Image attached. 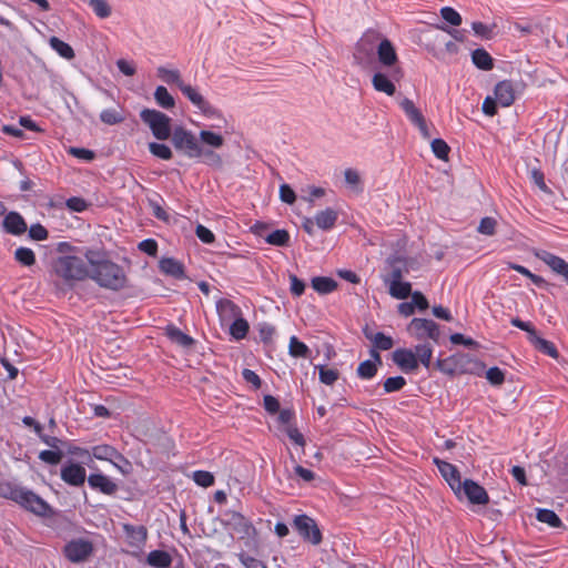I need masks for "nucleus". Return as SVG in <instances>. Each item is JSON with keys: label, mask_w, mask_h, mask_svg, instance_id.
Segmentation results:
<instances>
[{"label": "nucleus", "mask_w": 568, "mask_h": 568, "mask_svg": "<svg viewBox=\"0 0 568 568\" xmlns=\"http://www.w3.org/2000/svg\"><path fill=\"white\" fill-rule=\"evenodd\" d=\"M89 277L99 286L112 291H119L126 284V275L122 266L110 260L93 268V272H89Z\"/></svg>", "instance_id": "obj_1"}, {"label": "nucleus", "mask_w": 568, "mask_h": 568, "mask_svg": "<svg viewBox=\"0 0 568 568\" xmlns=\"http://www.w3.org/2000/svg\"><path fill=\"white\" fill-rule=\"evenodd\" d=\"M55 274L67 282L82 281L89 277V270L84 261L74 255L58 257L53 263Z\"/></svg>", "instance_id": "obj_2"}, {"label": "nucleus", "mask_w": 568, "mask_h": 568, "mask_svg": "<svg viewBox=\"0 0 568 568\" xmlns=\"http://www.w3.org/2000/svg\"><path fill=\"white\" fill-rule=\"evenodd\" d=\"M171 142L178 152H181L189 159H200L203 153L199 138L183 126L174 128Z\"/></svg>", "instance_id": "obj_3"}, {"label": "nucleus", "mask_w": 568, "mask_h": 568, "mask_svg": "<svg viewBox=\"0 0 568 568\" xmlns=\"http://www.w3.org/2000/svg\"><path fill=\"white\" fill-rule=\"evenodd\" d=\"M140 118L155 139L163 141L172 136L171 119L165 113L145 108L140 112Z\"/></svg>", "instance_id": "obj_4"}, {"label": "nucleus", "mask_w": 568, "mask_h": 568, "mask_svg": "<svg viewBox=\"0 0 568 568\" xmlns=\"http://www.w3.org/2000/svg\"><path fill=\"white\" fill-rule=\"evenodd\" d=\"M408 333L418 341L432 339L438 344L440 338V329L436 322L428 318L415 317L407 326Z\"/></svg>", "instance_id": "obj_5"}, {"label": "nucleus", "mask_w": 568, "mask_h": 568, "mask_svg": "<svg viewBox=\"0 0 568 568\" xmlns=\"http://www.w3.org/2000/svg\"><path fill=\"white\" fill-rule=\"evenodd\" d=\"M404 72L402 68H392L387 69V71H377L374 73L372 78L373 88L383 92L389 97L394 95L396 92V87L394 82H398L403 79Z\"/></svg>", "instance_id": "obj_6"}, {"label": "nucleus", "mask_w": 568, "mask_h": 568, "mask_svg": "<svg viewBox=\"0 0 568 568\" xmlns=\"http://www.w3.org/2000/svg\"><path fill=\"white\" fill-rule=\"evenodd\" d=\"M293 527L298 535L312 545L322 542V532L316 521L307 515H297L294 517Z\"/></svg>", "instance_id": "obj_7"}, {"label": "nucleus", "mask_w": 568, "mask_h": 568, "mask_svg": "<svg viewBox=\"0 0 568 568\" xmlns=\"http://www.w3.org/2000/svg\"><path fill=\"white\" fill-rule=\"evenodd\" d=\"M93 549V544L90 540L77 538L64 546L63 554L69 561L78 564L85 561L92 555Z\"/></svg>", "instance_id": "obj_8"}, {"label": "nucleus", "mask_w": 568, "mask_h": 568, "mask_svg": "<svg viewBox=\"0 0 568 568\" xmlns=\"http://www.w3.org/2000/svg\"><path fill=\"white\" fill-rule=\"evenodd\" d=\"M90 456L99 460L110 462L115 468H118L122 474H128L129 469H123L115 460H120L124 463L129 468L131 467L130 462L111 445L102 444L97 445L91 448Z\"/></svg>", "instance_id": "obj_9"}, {"label": "nucleus", "mask_w": 568, "mask_h": 568, "mask_svg": "<svg viewBox=\"0 0 568 568\" xmlns=\"http://www.w3.org/2000/svg\"><path fill=\"white\" fill-rule=\"evenodd\" d=\"M17 504L38 516H48L51 514L50 505L40 496L27 488H23Z\"/></svg>", "instance_id": "obj_10"}, {"label": "nucleus", "mask_w": 568, "mask_h": 568, "mask_svg": "<svg viewBox=\"0 0 568 568\" xmlns=\"http://www.w3.org/2000/svg\"><path fill=\"white\" fill-rule=\"evenodd\" d=\"M399 105L405 112L406 116L409 119V121L418 128L420 135L424 139L428 140L430 138L428 125L426 123L424 115L415 106L414 102L408 98H405L400 101Z\"/></svg>", "instance_id": "obj_11"}, {"label": "nucleus", "mask_w": 568, "mask_h": 568, "mask_svg": "<svg viewBox=\"0 0 568 568\" xmlns=\"http://www.w3.org/2000/svg\"><path fill=\"white\" fill-rule=\"evenodd\" d=\"M434 463L436 464L439 473L448 483L453 491L460 496L462 494V478L457 467L448 462L442 460L439 458H435Z\"/></svg>", "instance_id": "obj_12"}, {"label": "nucleus", "mask_w": 568, "mask_h": 568, "mask_svg": "<svg viewBox=\"0 0 568 568\" xmlns=\"http://www.w3.org/2000/svg\"><path fill=\"white\" fill-rule=\"evenodd\" d=\"M60 476L65 484L79 487L84 484L87 479V471L82 465L69 462L62 466Z\"/></svg>", "instance_id": "obj_13"}, {"label": "nucleus", "mask_w": 568, "mask_h": 568, "mask_svg": "<svg viewBox=\"0 0 568 568\" xmlns=\"http://www.w3.org/2000/svg\"><path fill=\"white\" fill-rule=\"evenodd\" d=\"M225 525L235 534L240 536V538L250 537L252 532H254V527L250 520H247L242 514L236 511H231L226 514Z\"/></svg>", "instance_id": "obj_14"}, {"label": "nucleus", "mask_w": 568, "mask_h": 568, "mask_svg": "<svg viewBox=\"0 0 568 568\" xmlns=\"http://www.w3.org/2000/svg\"><path fill=\"white\" fill-rule=\"evenodd\" d=\"M462 493L475 505H486L489 503V496L486 489L471 479H465L462 483Z\"/></svg>", "instance_id": "obj_15"}, {"label": "nucleus", "mask_w": 568, "mask_h": 568, "mask_svg": "<svg viewBox=\"0 0 568 568\" xmlns=\"http://www.w3.org/2000/svg\"><path fill=\"white\" fill-rule=\"evenodd\" d=\"M377 57L379 63L387 69L400 68L397 64L398 58L395 48L388 39H384L379 42L377 47Z\"/></svg>", "instance_id": "obj_16"}, {"label": "nucleus", "mask_w": 568, "mask_h": 568, "mask_svg": "<svg viewBox=\"0 0 568 568\" xmlns=\"http://www.w3.org/2000/svg\"><path fill=\"white\" fill-rule=\"evenodd\" d=\"M393 362L403 372H413L418 367V359L412 349L398 348L393 352Z\"/></svg>", "instance_id": "obj_17"}, {"label": "nucleus", "mask_w": 568, "mask_h": 568, "mask_svg": "<svg viewBox=\"0 0 568 568\" xmlns=\"http://www.w3.org/2000/svg\"><path fill=\"white\" fill-rule=\"evenodd\" d=\"M216 311L223 324H229L242 315L241 308L227 298H221L216 302Z\"/></svg>", "instance_id": "obj_18"}, {"label": "nucleus", "mask_w": 568, "mask_h": 568, "mask_svg": "<svg viewBox=\"0 0 568 568\" xmlns=\"http://www.w3.org/2000/svg\"><path fill=\"white\" fill-rule=\"evenodd\" d=\"M3 230L12 235H21L28 230L27 223L18 212H9L2 221Z\"/></svg>", "instance_id": "obj_19"}, {"label": "nucleus", "mask_w": 568, "mask_h": 568, "mask_svg": "<svg viewBox=\"0 0 568 568\" xmlns=\"http://www.w3.org/2000/svg\"><path fill=\"white\" fill-rule=\"evenodd\" d=\"M88 484L91 488L105 495H113L118 490V485L103 474H91L88 477Z\"/></svg>", "instance_id": "obj_20"}, {"label": "nucleus", "mask_w": 568, "mask_h": 568, "mask_svg": "<svg viewBox=\"0 0 568 568\" xmlns=\"http://www.w3.org/2000/svg\"><path fill=\"white\" fill-rule=\"evenodd\" d=\"M388 273L384 276V283L390 281H402L403 276L408 273L406 261L396 256L387 260Z\"/></svg>", "instance_id": "obj_21"}, {"label": "nucleus", "mask_w": 568, "mask_h": 568, "mask_svg": "<svg viewBox=\"0 0 568 568\" xmlns=\"http://www.w3.org/2000/svg\"><path fill=\"white\" fill-rule=\"evenodd\" d=\"M494 93L498 104L504 108L511 105L515 101V91L510 81L504 80L498 82Z\"/></svg>", "instance_id": "obj_22"}, {"label": "nucleus", "mask_w": 568, "mask_h": 568, "mask_svg": "<svg viewBox=\"0 0 568 568\" xmlns=\"http://www.w3.org/2000/svg\"><path fill=\"white\" fill-rule=\"evenodd\" d=\"M123 529L126 534V537L129 539V544L133 547H140L142 546L148 537V530L144 526H132V525H124Z\"/></svg>", "instance_id": "obj_23"}, {"label": "nucleus", "mask_w": 568, "mask_h": 568, "mask_svg": "<svg viewBox=\"0 0 568 568\" xmlns=\"http://www.w3.org/2000/svg\"><path fill=\"white\" fill-rule=\"evenodd\" d=\"M539 260L545 262L554 272L564 275L568 268V263L559 256H556L549 252L542 251L536 254Z\"/></svg>", "instance_id": "obj_24"}, {"label": "nucleus", "mask_w": 568, "mask_h": 568, "mask_svg": "<svg viewBox=\"0 0 568 568\" xmlns=\"http://www.w3.org/2000/svg\"><path fill=\"white\" fill-rule=\"evenodd\" d=\"M337 219V212L331 207L317 212L316 215L314 216L316 225L324 231L334 227Z\"/></svg>", "instance_id": "obj_25"}, {"label": "nucleus", "mask_w": 568, "mask_h": 568, "mask_svg": "<svg viewBox=\"0 0 568 568\" xmlns=\"http://www.w3.org/2000/svg\"><path fill=\"white\" fill-rule=\"evenodd\" d=\"M165 334L171 342L184 348H189L194 344V339L190 335L183 333L180 328L173 325L166 326Z\"/></svg>", "instance_id": "obj_26"}, {"label": "nucleus", "mask_w": 568, "mask_h": 568, "mask_svg": "<svg viewBox=\"0 0 568 568\" xmlns=\"http://www.w3.org/2000/svg\"><path fill=\"white\" fill-rule=\"evenodd\" d=\"M528 341L540 353H544L552 358H558L559 354H558V351H557L556 346L554 345V343L540 337L537 334V332L535 334H532V336H529Z\"/></svg>", "instance_id": "obj_27"}, {"label": "nucleus", "mask_w": 568, "mask_h": 568, "mask_svg": "<svg viewBox=\"0 0 568 568\" xmlns=\"http://www.w3.org/2000/svg\"><path fill=\"white\" fill-rule=\"evenodd\" d=\"M159 266H160L161 272H163L166 275H171L175 278L184 277L183 265L179 261H176L172 257L162 258L160 261Z\"/></svg>", "instance_id": "obj_28"}, {"label": "nucleus", "mask_w": 568, "mask_h": 568, "mask_svg": "<svg viewBox=\"0 0 568 568\" xmlns=\"http://www.w3.org/2000/svg\"><path fill=\"white\" fill-rule=\"evenodd\" d=\"M473 63L480 70L489 71L494 68L491 55L483 48H478L471 52Z\"/></svg>", "instance_id": "obj_29"}, {"label": "nucleus", "mask_w": 568, "mask_h": 568, "mask_svg": "<svg viewBox=\"0 0 568 568\" xmlns=\"http://www.w3.org/2000/svg\"><path fill=\"white\" fill-rule=\"evenodd\" d=\"M24 487L13 481L0 483V497L18 503Z\"/></svg>", "instance_id": "obj_30"}, {"label": "nucleus", "mask_w": 568, "mask_h": 568, "mask_svg": "<svg viewBox=\"0 0 568 568\" xmlns=\"http://www.w3.org/2000/svg\"><path fill=\"white\" fill-rule=\"evenodd\" d=\"M389 294L397 300H405L412 294V285L409 282L390 281L387 282Z\"/></svg>", "instance_id": "obj_31"}, {"label": "nucleus", "mask_w": 568, "mask_h": 568, "mask_svg": "<svg viewBox=\"0 0 568 568\" xmlns=\"http://www.w3.org/2000/svg\"><path fill=\"white\" fill-rule=\"evenodd\" d=\"M146 561L150 566L155 568H168L172 558L169 552L164 550H152L146 558Z\"/></svg>", "instance_id": "obj_32"}, {"label": "nucleus", "mask_w": 568, "mask_h": 568, "mask_svg": "<svg viewBox=\"0 0 568 568\" xmlns=\"http://www.w3.org/2000/svg\"><path fill=\"white\" fill-rule=\"evenodd\" d=\"M288 354L295 358H308L311 356V349L296 336H292L288 343Z\"/></svg>", "instance_id": "obj_33"}, {"label": "nucleus", "mask_w": 568, "mask_h": 568, "mask_svg": "<svg viewBox=\"0 0 568 568\" xmlns=\"http://www.w3.org/2000/svg\"><path fill=\"white\" fill-rule=\"evenodd\" d=\"M312 287L320 294H329L336 290L337 283L332 277L317 276L312 280Z\"/></svg>", "instance_id": "obj_34"}, {"label": "nucleus", "mask_w": 568, "mask_h": 568, "mask_svg": "<svg viewBox=\"0 0 568 568\" xmlns=\"http://www.w3.org/2000/svg\"><path fill=\"white\" fill-rule=\"evenodd\" d=\"M248 329V322L242 315L230 323V334L237 341L245 338Z\"/></svg>", "instance_id": "obj_35"}, {"label": "nucleus", "mask_w": 568, "mask_h": 568, "mask_svg": "<svg viewBox=\"0 0 568 568\" xmlns=\"http://www.w3.org/2000/svg\"><path fill=\"white\" fill-rule=\"evenodd\" d=\"M158 77L168 84H175L179 89L184 84L180 71L175 69L158 68Z\"/></svg>", "instance_id": "obj_36"}, {"label": "nucleus", "mask_w": 568, "mask_h": 568, "mask_svg": "<svg viewBox=\"0 0 568 568\" xmlns=\"http://www.w3.org/2000/svg\"><path fill=\"white\" fill-rule=\"evenodd\" d=\"M49 44L59 55L67 60H71L75 55L71 45L62 41L58 37H51L49 39Z\"/></svg>", "instance_id": "obj_37"}, {"label": "nucleus", "mask_w": 568, "mask_h": 568, "mask_svg": "<svg viewBox=\"0 0 568 568\" xmlns=\"http://www.w3.org/2000/svg\"><path fill=\"white\" fill-rule=\"evenodd\" d=\"M83 255L88 261L89 272H93V268L99 267L100 265H102V263L109 260L106 257V253L102 250H85Z\"/></svg>", "instance_id": "obj_38"}, {"label": "nucleus", "mask_w": 568, "mask_h": 568, "mask_svg": "<svg viewBox=\"0 0 568 568\" xmlns=\"http://www.w3.org/2000/svg\"><path fill=\"white\" fill-rule=\"evenodd\" d=\"M536 517L540 523H545V524L549 525L550 527L559 528L562 526L561 519L551 509H546V508L537 509Z\"/></svg>", "instance_id": "obj_39"}, {"label": "nucleus", "mask_w": 568, "mask_h": 568, "mask_svg": "<svg viewBox=\"0 0 568 568\" xmlns=\"http://www.w3.org/2000/svg\"><path fill=\"white\" fill-rule=\"evenodd\" d=\"M180 90L199 110L207 102L204 97L190 84L184 83L181 85Z\"/></svg>", "instance_id": "obj_40"}, {"label": "nucleus", "mask_w": 568, "mask_h": 568, "mask_svg": "<svg viewBox=\"0 0 568 568\" xmlns=\"http://www.w3.org/2000/svg\"><path fill=\"white\" fill-rule=\"evenodd\" d=\"M199 141H200V143H203L205 145H209V146L215 148V149L221 148L224 143V139L221 134L209 131V130L200 131Z\"/></svg>", "instance_id": "obj_41"}, {"label": "nucleus", "mask_w": 568, "mask_h": 568, "mask_svg": "<svg viewBox=\"0 0 568 568\" xmlns=\"http://www.w3.org/2000/svg\"><path fill=\"white\" fill-rule=\"evenodd\" d=\"M154 99L163 109H172L175 105L174 98L169 93L168 89L163 85H159L154 92Z\"/></svg>", "instance_id": "obj_42"}, {"label": "nucleus", "mask_w": 568, "mask_h": 568, "mask_svg": "<svg viewBox=\"0 0 568 568\" xmlns=\"http://www.w3.org/2000/svg\"><path fill=\"white\" fill-rule=\"evenodd\" d=\"M14 260L23 266H32L36 264V254L31 248L20 246L14 251Z\"/></svg>", "instance_id": "obj_43"}, {"label": "nucleus", "mask_w": 568, "mask_h": 568, "mask_svg": "<svg viewBox=\"0 0 568 568\" xmlns=\"http://www.w3.org/2000/svg\"><path fill=\"white\" fill-rule=\"evenodd\" d=\"M200 111L204 116L215 120L216 123L214 124V126L216 128H221L222 124L226 123L221 111L213 106L209 101L200 109Z\"/></svg>", "instance_id": "obj_44"}, {"label": "nucleus", "mask_w": 568, "mask_h": 568, "mask_svg": "<svg viewBox=\"0 0 568 568\" xmlns=\"http://www.w3.org/2000/svg\"><path fill=\"white\" fill-rule=\"evenodd\" d=\"M414 353L418 359V363L420 362L422 365H424L426 368H429L430 359L433 356L432 346L429 344H418L415 346Z\"/></svg>", "instance_id": "obj_45"}, {"label": "nucleus", "mask_w": 568, "mask_h": 568, "mask_svg": "<svg viewBox=\"0 0 568 568\" xmlns=\"http://www.w3.org/2000/svg\"><path fill=\"white\" fill-rule=\"evenodd\" d=\"M378 366L375 362L366 359L358 365L357 375L362 379H371L376 375Z\"/></svg>", "instance_id": "obj_46"}, {"label": "nucleus", "mask_w": 568, "mask_h": 568, "mask_svg": "<svg viewBox=\"0 0 568 568\" xmlns=\"http://www.w3.org/2000/svg\"><path fill=\"white\" fill-rule=\"evenodd\" d=\"M266 242L275 246H287L290 234L286 230H275L266 236Z\"/></svg>", "instance_id": "obj_47"}, {"label": "nucleus", "mask_w": 568, "mask_h": 568, "mask_svg": "<svg viewBox=\"0 0 568 568\" xmlns=\"http://www.w3.org/2000/svg\"><path fill=\"white\" fill-rule=\"evenodd\" d=\"M316 368L318 369L320 382L325 385H333L339 377L337 369L327 368L324 365H318Z\"/></svg>", "instance_id": "obj_48"}, {"label": "nucleus", "mask_w": 568, "mask_h": 568, "mask_svg": "<svg viewBox=\"0 0 568 568\" xmlns=\"http://www.w3.org/2000/svg\"><path fill=\"white\" fill-rule=\"evenodd\" d=\"M100 119L108 125H114L123 122L124 115L116 109H105L101 112Z\"/></svg>", "instance_id": "obj_49"}, {"label": "nucleus", "mask_w": 568, "mask_h": 568, "mask_svg": "<svg viewBox=\"0 0 568 568\" xmlns=\"http://www.w3.org/2000/svg\"><path fill=\"white\" fill-rule=\"evenodd\" d=\"M149 151L152 155L161 159V160H171L173 153L171 149L163 143L151 142L149 143Z\"/></svg>", "instance_id": "obj_50"}, {"label": "nucleus", "mask_w": 568, "mask_h": 568, "mask_svg": "<svg viewBox=\"0 0 568 568\" xmlns=\"http://www.w3.org/2000/svg\"><path fill=\"white\" fill-rule=\"evenodd\" d=\"M406 385V379L403 376L388 377L384 381L383 387L386 394L400 390Z\"/></svg>", "instance_id": "obj_51"}, {"label": "nucleus", "mask_w": 568, "mask_h": 568, "mask_svg": "<svg viewBox=\"0 0 568 568\" xmlns=\"http://www.w3.org/2000/svg\"><path fill=\"white\" fill-rule=\"evenodd\" d=\"M432 151L439 160H447L450 151L449 145L442 139H434L430 143Z\"/></svg>", "instance_id": "obj_52"}, {"label": "nucleus", "mask_w": 568, "mask_h": 568, "mask_svg": "<svg viewBox=\"0 0 568 568\" xmlns=\"http://www.w3.org/2000/svg\"><path fill=\"white\" fill-rule=\"evenodd\" d=\"M373 337V346L379 351H388L394 346V341L390 336L382 332H377Z\"/></svg>", "instance_id": "obj_53"}, {"label": "nucleus", "mask_w": 568, "mask_h": 568, "mask_svg": "<svg viewBox=\"0 0 568 568\" xmlns=\"http://www.w3.org/2000/svg\"><path fill=\"white\" fill-rule=\"evenodd\" d=\"M89 6L93 12L101 19H105L111 14V7L106 0H89Z\"/></svg>", "instance_id": "obj_54"}, {"label": "nucleus", "mask_w": 568, "mask_h": 568, "mask_svg": "<svg viewBox=\"0 0 568 568\" xmlns=\"http://www.w3.org/2000/svg\"><path fill=\"white\" fill-rule=\"evenodd\" d=\"M200 159H202L203 163L212 168L221 169L223 166V160L221 155L213 150H206L203 148V153L201 154Z\"/></svg>", "instance_id": "obj_55"}, {"label": "nucleus", "mask_w": 568, "mask_h": 568, "mask_svg": "<svg viewBox=\"0 0 568 568\" xmlns=\"http://www.w3.org/2000/svg\"><path fill=\"white\" fill-rule=\"evenodd\" d=\"M442 18L452 26H460L462 17L460 14L452 7H444L440 9Z\"/></svg>", "instance_id": "obj_56"}, {"label": "nucleus", "mask_w": 568, "mask_h": 568, "mask_svg": "<svg viewBox=\"0 0 568 568\" xmlns=\"http://www.w3.org/2000/svg\"><path fill=\"white\" fill-rule=\"evenodd\" d=\"M193 480L201 487H210L214 484V476L206 470H196L192 475Z\"/></svg>", "instance_id": "obj_57"}, {"label": "nucleus", "mask_w": 568, "mask_h": 568, "mask_svg": "<svg viewBox=\"0 0 568 568\" xmlns=\"http://www.w3.org/2000/svg\"><path fill=\"white\" fill-rule=\"evenodd\" d=\"M63 457V453L59 449L42 450L39 454V459L49 465H58Z\"/></svg>", "instance_id": "obj_58"}, {"label": "nucleus", "mask_w": 568, "mask_h": 568, "mask_svg": "<svg viewBox=\"0 0 568 568\" xmlns=\"http://www.w3.org/2000/svg\"><path fill=\"white\" fill-rule=\"evenodd\" d=\"M496 225H497V222L495 219L486 216V217L481 219V221L477 227V231L480 234L491 236L495 234Z\"/></svg>", "instance_id": "obj_59"}, {"label": "nucleus", "mask_w": 568, "mask_h": 568, "mask_svg": "<svg viewBox=\"0 0 568 568\" xmlns=\"http://www.w3.org/2000/svg\"><path fill=\"white\" fill-rule=\"evenodd\" d=\"M486 378L487 381L494 385V386H499L504 383L505 381V374L504 372L495 366V367H490L487 372H486Z\"/></svg>", "instance_id": "obj_60"}, {"label": "nucleus", "mask_w": 568, "mask_h": 568, "mask_svg": "<svg viewBox=\"0 0 568 568\" xmlns=\"http://www.w3.org/2000/svg\"><path fill=\"white\" fill-rule=\"evenodd\" d=\"M239 559L245 568H267V566L262 560L244 552L239 555Z\"/></svg>", "instance_id": "obj_61"}, {"label": "nucleus", "mask_w": 568, "mask_h": 568, "mask_svg": "<svg viewBox=\"0 0 568 568\" xmlns=\"http://www.w3.org/2000/svg\"><path fill=\"white\" fill-rule=\"evenodd\" d=\"M195 234L204 244H212L215 241V235L213 232L202 224H197Z\"/></svg>", "instance_id": "obj_62"}, {"label": "nucleus", "mask_w": 568, "mask_h": 568, "mask_svg": "<svg viewBox=\"0 0 568 568\" xmlns=\"http://www.w3.org/2000/svg\"><path fill=\"white\" fill-rule=\"evenodd\" d=\"M275 332V327L271 324L263 323L258 326V335L263 343H271Z\"/></svg>", "instance_id": "obj_63"}, {"label": "nucleus", "mask_w": 568, "mask_h": 568, "mask_svg": "<svg viewBox=\"0 0 568 568\" xmlns=\"http://www.w3.org/2000/svg\"><path fill=\"white\" fill-rule=\"evenodd\" d=\"M48 231L41 224H33L29 229V236L34 241H43L48 239Z\"/></svg>", "instance_id": "obj_64"}]
</instances>
